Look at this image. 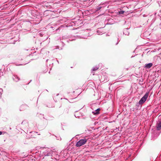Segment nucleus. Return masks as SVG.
Wrapping results in <instances>:
<instances>
[{
	"instance_id": "1",
	"label": "nucleus",
	"mask_w": 161,
	"mask_h": 161,
	"mask_svg": "<svg viewBox=\"0 0 161 161\" xmlns=\"http://www.w3.org/2000/svg\"><path fill=\"white\" fill-rule=\"evenodd\" d=\"M86 139H84L80 140L76 144V146L77 147H79L84 145L87 142Z\"/></svg>"
},
{
	"instance_id": "2",
	"label": "nucleus",
	"mask_w": 161,
	"mask_h": 161,
	"mask_svg": "<svg viewBox=\"0 0 161 161\" xmlns=\"http://www.w3.org/2000/svg\"><path fill=\"white\" fill-rule=\"evenodd\" d=\"M148 93H146L144 96L139 101V104H142L145 102L146 100L148 97Z\"/></svg>"
},
{
	"instance_id": "3",
	"label": "nucleus",
	"mask_w": 161,
	"mask_h": 161,
	"mask_svg": "<svg viewBox=\"0 0 161 161\" xmlns=\"http://www.w3.org/2000/svg\"><path fill=\"white\" fill-rule=\"evenodd\" d=\"M157 129L158 130H159L161 129V121L157 123Z\"/></svg>"
},
{
	"instance_id": "4",
	"label": "nucleus",
	"mask_w": 161,
	"mask_h": 161,
	"mask_svg": "<svg viewBox=\"0 0 161 161\" xmlns=\"http://www.w3.org/2000/svg\"><path fill=\"white\" fill-rule=\"evenodd\" d=\"M153 65V64L152 63H150L148 64H146L145 65V67L147 68H150Z\"/></svg>"
},
{
	"instance_id": "5",
	"label": "nucleus",
	"mask_w": 161,
	"mask_h": 161,
	"mask_svg": "<svg viewBox=\"0 0 161 161\" xmlns=\"http://www.w3.org/2000/svg\"><path fill=\"white\" fill-rule=\"evenodd\" d=\"M100 110V109L99 108H98V109H96L95 111V112H94V114H99V111Z\"/></svg>"
},
{
	"instance_id": "6",
	"label": "nucleus",
	"mask_w": 161,
	"mask_h": 161,
	"mask_svg": "<svg viewBox=\"0 0 161 161\" xmlns=\"http://www.w3.org/2000/svg\"><path fill=\"white\" fill-rule=\"evenodd\" d=\"M98 69V67L97 66L93 67L92 69V71H96Z\"/></svg>"
},
{
	"instance_id": "7",
	"label": "nucleus",
	"mask_w": 161,
	"mask_h": 161,
	"mask_svg": "<svg viewBox=\"0 0 161 161\" xmlns=\"http://www.w3.org/2000/svg\"><path fill=\"white\" fill-rule=\"evenodd\" d=\"M124 12H125L124 11L122 10V11H120L119 12V13L120 14H123L124 13Z\"/></svg>"
},
{
	"instance_id": "8",
	"label": "nucleus",
	"mask_w": 161,
	"mask_h": 161,
	"mask_svg": "<svg viewBox=\"0 0 161 161\" xmlns=\"http://www.w3.org/2000/svg\"><path fill=\"white\" fill-rule=\"evenodd\" d=\"M101 7H97V11L99 10H100L101 9Z\"/></svg>"
},
{
	"instance_id": "9",
	"label": "nucleus",
	"mask_w": 161,
	"mask_h": 161,
	"mask_svg": "<svg viewBox=\"0 0 161 161\" xmlns=\"http://www.w3.org/2000/svg\"><path fill=\"white\" fill-rule=\"evenodd\" d=\"M100 31V29H98L97 30V32L98 33V34H101V33H98V31Z\"/></svg>"
},
{
	"instance_id": "10",
	"label": "nucleus",
	"mask_w": 161,
	"mask_h": 161,
	"mask_svg": "<svg viewBox=\"0 0 161 161\" xmlns=\"http://www.w3.org/2000/svg\"><path fill=\"white\" fill-rule=\"evenodd\" d=\"M2 132L0 131V135H1L2 134Z\"/></svg>"
},
{
	"instance_id": "11",
	"label": "nucleus",
	"mask_w": 161,
	"mask_h": 161,
	"mask_svg": "<svg viewBox=\"0 0 161 161\" xmlns=\"http://www.w3.org/2000/svg\"><path fill=\"white\" fill-rule=\"evenodd\" d=\"M19 80V79L18 78V80Z\"/></svg>"
}]
</instances>
